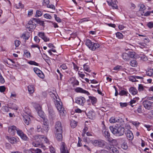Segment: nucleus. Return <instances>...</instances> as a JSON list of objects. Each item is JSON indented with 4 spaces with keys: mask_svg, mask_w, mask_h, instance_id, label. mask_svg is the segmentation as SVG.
Returning <instances> with one entry per match:
<instances>
[{
    "mask_svg": "<svg viewBox=\"0 0 153 153\" xmlns=\"http://www.w3.org/2000/svg\"><path fill=\"white\" fill-rule=\"evenodd\" d=\"M72 63L73 64L74 69L76 71H78L79 69V67L74 62H72Z\"/></svg>",
    "mask_w": 153,
    "mask_h": 153,
    "instance_id": "obj_57",
    "label": "nucleus"
},
{
    "mask_svg": "<svg viewBox=\"0 0 153 153\" xmlns=\"http://www.w3.org/2000/svg\"><path fill=\"white\" fill-rule=\"evenodd\" d=\"M60 152L61 153H69V151L65 146V144L63 142L62 143L60 147Z\"/></svg>",
    "mask_w": 153,
    "mask_h": 153,
    "instance_id": "obj_18",
    "label": "nucleus"
},
{
    "mask_svg": "<svg viewBox=\"0 0 153 153\" xmlns=\"http://www.w3.org/2000/svg\"><path fill=\"white\" fill-rule=\"evenodd\" d=\"M62 131L60 132L56 131L55 134V137L57 140L59 141H61L62 139Z\"/></svg>",
    "mask_w": 153,
    "mask_h": 153,
    "instance_id": "obj_21",
    "label": "nucleus"
},
{
    "mask_svg": "<svg viewBox=\"0 0 153 153\" xmlns=\"http://www.w3.org/2000/svg\"><path fill=\"white\" fill-rule=\"evenodd\" d=\"M109 121L111 123H114L115 122H121V123H123V121L122 119V118L119 117V118H115L114 117H111Z\"/></svg>",
    "mask_w": 153,
    "mask_h": 153,
    "instance_id": "obj_20",
    "label": "nucleus"
},
{
    "mask_svg": "<svg viewBox=\"0 0 153 153\" xmlns=\"http://www.w3.org/2000/svg\"><path fill=\"white\" fill-rule=\"evenodd\" d=\"M52 98L59 115L61 117H63L65 115L66 112L64 108L63 107L62 102L60 99L58 98V95L56 96L54 93L50 92L48 93Z\"/></svg>",
    "mask_w": 153,
    "mask_h": 153,
    "instance_id": "obj_1",
    "label": "nucleus"
},
{
    "mask_svg": "<svg viewBox=\"0 0 153 153\" xmlns=\"http://www.w3.org/2000/svg\"><path fill=\"white\" fill-rule=\"evenodd\" d=\"M22 37L24 39H25L26 40L28 39L29 38L28 33H27L23 34L22 36Z\"/></svg>",
    "mask_w": 153,
    "mask_h": 153,
    "instance_id": "obj_49",
    "label": "nucleus"
},
{
    "mask_svg": "<svg viewBox=\"0 0 153 153\" xmlns=\"http://www.w3.org/2000/svg\"><path fill=\"white\" fill-rule=\"evenodd\" d=\"M150 14V11H147L146 13L144 12H143L142 13H141V14L142 16H149Z\"/></svg>",
    "mask_w": 153,
    "mask_h": 153,
    "instance_id": "obj_48",
    "label": "nucleus"
},
{
    "mask_svg": "<svg viewBox=\"0 0 153 153\" xmlns=\"http://www.w3.org/2000/svg\"><path fill=\"white\" fill-rule=\"evenodd\" d=\"M4 82L5 80L4 78L2 76L1 73H0V82L2 84L4 83Z\"/></svg>",
    "mask_w": 153,
    "mask_h": 153,
    "instance_id": "obj_59",
    "label": "nucleus"
},
{
    "mask_svg": "<svg viewBox=\"0 0 153 153\" xmlns=\"http://www.w3.org/2000/svg\"><path fill=\"white\" fill-rule=\"evenodd\" d=\"M48 117L50 119L53 120L56 117L55 111L51 106L48 107Z\"/></svg>",
    "mask_w": 153,
    "mask_h": 153,
    "instance_id": "obj_10",
    "label": "nucleus"
},
{
    "mask_svg": "<svg viewBox=\"0 0 153 153\" xmlns=\"http://www.w3.org/2000/svg\"><path fill=\"white\" fill-rule=\"evenodd\" d=\"M87 115L89 119H93L95 117L96 114L94 112L92 111H90L88 112Z\"/></svg>",
    "mask_w": 153,
    "mask_h": 153,
    "instance_id": "obj_24",
    "label": "nucleus"
},
{
    "mask_svg": "<svg viewBox=\"0 0 153 153\" xmlns=\"http://www.w3.org/2000/svg\"><path fill=\"white\" fill-rule=\"evenodd\" d=\"M72 79L74 80V82H72L71 83H73V85H79V82L77 80L74 78H73Z\"/></svg>",
    "mask_w": 153,
    "mask_h": 153,
    "instance_id": "obj_52",
    "label": "nucleus"
},
{
    "mask_svg": "<svg viewBox=\"0 0 153 153\" xmlns=\"http://www.w3.org/2000/svg\"><path fill=\"white\" fill-rule=\"evenodd\" d=\"M70 125L71 128H74L76 126L77 123L76 121L73 120L71 121Z\"/></svg>",
    "mask_w": 153,
    "mask_h": 153,
    "instance_id": "obj_39",
    "label": "nucleus"
},
{
    "mask_svg": "<svg viewBox=\"0 0 153 153\" xmlns=\"http://www.w3.org/2000/svg\"><path fill=\"white\" fill-rule=\"evenodd\" d=\"M146 74L148 76L150 77H153V70L150 69L147 71L146 72Z\"/></svg>",
    "mask_w": 153,
    "mask_h": 153,
    "instance_id": "obj_38",
    "label": "nucleus"
},
{
    "mask_svg": "<svg viewBox=\"0 0 153 153\" xmlns=\"http://www.w3.org/2000/svg\"><path fill=\"white\" fill-rule=\"evenodd\" d=\"M35 72L41 78H44V75L42 72L37 68H35L33 69Z\"/></svg>",
    "mask_w": 153,
    "mask_h": 153,
    "instance_id": "obj_17",
    "label": "nucleus"
},
{
    "mask_svg": "<svg viewBox=\"0 0 153 153\" xmlns=\"http://www.w3.org/2000/svg\"><path fill=\"white\" fill-rule=\"evenodd\" d=\"M33 145L35 147H39L41 145V143L37 142H33L32 143Z\"/></svg>",
    "mask_w": 153,
    "mask_h": 153,
    "instance_id": "obj_53",
    "label": "nucleus"
},
{
    "mask_svg": "<svg viewBox=\"0 0 153 153\" xmlns=\"http://www.w3.org/2000/svg\"><path fill=\"white\" fill-rule=\"evenodd\" d=\"M83 68L84 69L85 71L88 72H90L91 71V70L90 69L89 67L86 64H85L83 65Z\"/></svg>",
    "mask_w": 153,
    "mask_h": 153,
    "instance_id": "obj_40",
    "label": "nucleus"
},
{
    "mask_svg": "<svg viewBox=\"0 0 153 153\" xmlns=\"http://www.w3.org/2000/svg\"><path fill=\"white\" fill-rule=\"evenodd\" d=\"M20 42L18 40H16L15 41V45L16 47H18L20 45Z\"/></svg>",
    "mask_w": 153,
    "mask_h": 153,
    "instance_id": "obj_63",
    "label": "nucleus"
},
{
    "mask_svg": "<svg viewBox=\"0 0 153 153\" xmlns=\"http://www.w3.org/2000/svg\"><path fill=\"white\" fill-rule=\"evenodd\" d=\"M143 105L146 109L148 110L152 109V102L148 100H144L143 102Z\"/></svg>",
    "mask_w": 153,
    "mask_h": 153,
    "instance_id": "obj_11",
    "label": "nucleus"
},
{
    "mask_svg": "<svg viewBox=\"0 0 153 153\" xmlns=\"http://www.w3.org/2000/svg\"><path fill=\"white\" fill-rule=\"evenodd\" d=\"M129 91L133 95L136 94L137 93V89L134 87H131L129 89Z\"/></svg>",
    "mask_w": 153,
    "mask_h": 153,
    "instance_id": "obj_26",
    "label": "nucleus"
},
{
    "mask_svg": "<svg viewBox=\"0 0 153 153\" xmlns=\"http://www.w3.org/2000/svg\"><path fill=\"white\" fill-rule=\"evenodd\" d=\"M109 129L111 132L114 135L116 136H120L122 135L124 133V128L120 126H110Z\"/></svg>",
    "mask_w": 153,
    "mask_h": 153,
    "instance_id": "obj_2",
    "label": "nucleus"
},
{
    "mask_svg": "<svg viewBox=\"0 0 153 153\" xmlns=\"http://www.w3.org/2000/svg\"><path fill=\"white\" fill-rule=\"evenodd\" d=\"M23 120L25 123L28 125L31 122V120L29 117L27 115H25L23 116Z\"/></svg>",
    "mask_w": 153,
    "mask_h": 153,
    "instance_id": "obj_25",
    "label": "nucleus"
},
{
    "mask_svg": "<svg viewBox=\"0 0 153 153\" xmlns=\"http://www.w3.org/2000/svg\"><path fill=\"white\" fill-rule=\"evenodd\" d=\"M123 143L121 145L122 148L124 150H126L128 149V146L127 143L124 140H123Z\"/></svg>",
    "mask_w": 153,
    "mask_h": 153,
    "instance_id": "obj_32",
    "label": "nucleus"
},
{
    "mask_svg": "<svg viewBox=\"0 0 153 153\" xmlns=\"http://www.w3.org/2000/svg\"><path fill=\"white\" fill-rule=\"evenodd\" d=\"M42 15V13L41 11L37 10L36 11V14L35 16L36 17H38Z\"/></svg>",
    "mask_w": 153,
    "mask_h": 153,
    "instance_id": "obj_47",
    "label": "nucleus"
},
{
    "mask_svg": "<svg viewBox=\"0 0 153 153\" xmlns=\"http://www.w3.org/2000/svg\"><path fill=\"white\" fill-rule=\"evenodd\" d=\"M34 40L36 42L39 43L40 42V39L37 36H35L34 38Z\"/></svg>",
    "mask_w": 153,
    "mask_h": 153,
    "instance_id": "obj_62",
    "label": "nucleus"
},
{
    "mask_svg": "<svg viewBox=\"0 0 153 153\" xmlns=\"http://www.w3.org/2000/svg\"><path fill=\"white\" fill-rule=\"evenodd\" d=\"M85 45L90 50L93 51H94L97 49L100 46L99 43L93 42L89 39L86 40Z\"/></svg>",
    "mask_w": 153,
    "mask_h": 153,
    "instance_id": "obj_3",
    "label": "nucleus"
},
{
    "mask_svg": "<svg viewBox=\"0 0 153 153\" xmlns=\"http://www.w3.org/2000/svg\"><path fill=\"white\" fill-rule=\"evenodd\" d=\"M140 59L143 61H146L147 59V57L145 55H142L140 56Z\"/></svg>",
    "mask_w": 153,
    "mask_h": 153,
    "instance_id": "obj_61",
    "label": "nucleus"
},
{
    "mask_svg": "<svg viewBox=\"0 0 153 153\" xmlns=\"http://www.w3.org/2000/svg\"><path fill=\"white\" fill-rule=\"evenodd\" d=\"M119 94L121 96H128V95H130L128 92L126 90H122L120 91Z\"/></svg>",
    "mask_w": 153,
    "mask_h": 153,
    "instance_id": "obj_28",
    "label": "nucleus"
},
{
    "mask_svg": "<svg viewBox=\"0 0 153 153\" xmlns=\"http://www.w3.org/2000/svg\"><path fill=\"white\" fill-rule=\"evenodd\" d=\"M38 36L42 38L45 42H47L48 41L47 38L45 36L44 33L39 32L38 33Z\"/></svg>",
    "mask_w": 153,
    "mask_h": 153,
    "instance_id": "obj_29",
    "label": "nucleus"
},
{
    "mask_svg": "<svg viewBox=\"0 0 153 153\" xmlns=\"http://www.w3.org/2000/svg\"><path fill=\"white\" fill-rule=\"evenodd\" d=\"M49 148L50 151L51 153H55V149L53 146H50Z\"/></svg>",
    "mask_w": 153,
    "mask_h": 153,
    "instance_id": "obj_56",
    "label": "nucleus"
},
{
    "mask_svg": "<svg viewBox=\"0 0 153 153\" xmlns=\"http://www.w3.org/2000/svg\"><path fill=\"white\" fill-rule=\"evenodd\" d=\"M144 90V87L143 85L141 84H139L138 87V90L139 91H143Z\"/></svg>",
    "mask_w": 153,
    "mask_h": 153,
    "instance_id": "obj_50",
    "label": "nucleus"
},
{
    "mask_svg": "<svg viewBox=\"0 0 153 153\" xmlns=\"http://www.w3.org/2000/svg\"><path fill=\"white\" fill-rule=\"evenodd\" d=\"M138 44V46L141 48L143 49L146 48V45L145 43L140 42Z\"/></svg>",
    "mask_w": 153,
    "mask_h": 153,
    "instance_id": "obj_42",
    "label": "nucleus"
},
{
    "mask_svg": "<svg viewBox=\"0 0 153 153\" xmlns=\"http://www.w3.org/2000/svg\"><path fill=\"white\" fill-rule=\"evenodd\" d=\"M74 91L77 93L84 94L87 95H89L90 94V93L88 91L85 90L80 87H77L75 89Z\"/></svg>",
    "mask_w": 153,
    "mask_h": 153,
    "instance_id": "obj_14",
    "label": "nucleus"
},
{
    "mask_svg": "<svg viewBox=\"0 0 153 153\" xmlns=\"http://www.w3.org/2000/svg\"><path fill=\"white\" fill-rule=\"evenodd\" d=\"M88 97L89 100H88L87 101H90L93 105H94L97 103V99L96 97L91 96H89Z\"/></svg>",
    "mask_w": 153,
    "mask_h": 153,
    "instance_id": "obj_23",
    "label": "nucleus"
},
{
    "mask_svg": "<svg viewBox=\"0 0 153 153\" xmlns=\"http://www.w3.org/2000/svg\"><path fill=\"white\" fill-rule=\"evenodd\" d=\"M126 135L127 139L129 140H132L134 137L133 133L130 130L128 131L126 133Z\"/></svg>",
    "mask_w": 153,
    "mask_h": 153,
    "instance_id": "obj_22",
    "label": "nucleus"
},
{
    "mask_svg": "<svg viewBox=\"0 0 153 153\" xmlns=\"http://www.w3.org/2000/svg\"><path fill=\"white\" fill-rule=\"evenodd\" d=\"M48 8H51L52 9L53 11H51L48 10V12H51V13H53L55 11V7L54 5L53 4H50L49 6H48Z\"/></svg>",
    "mask_w": 153,
    "mask_h": 153,
    "instance_id": "obj_41",
    "label": "nucleus"
},
{
    "mask_svg": "<svg viewBox=\"0 0 153 153\" xmlns=\"http://www.w3.org/2000/svg\"><path fill=\"white\" fill-rule=\"evenodd\" d=\"M108 2L109 5L111 6L113 9H117L118 8L116 0H111L110 1H108Z\"/></svg>",
    "mask_w": 153,
    "mask_h": 153,
    "instance_id": "obj_15",
    "label": "nucleus"
},
{
    "mask_svg": "<svg viewBox=\"0 0 153 153\" xmlns=\"http://www.w3.org/2000/svg\"><path fill=\"white\" fill-rule=\"evenodd\" d=\"M34 139L36 142L41 143V142L44 140L46 143H47L48 139L47 138H45L44 136L40 135H37L34 137Z\"/></svg>",
    "mask_w": 153,
    "mask_h": 153,
    "instance_id": "obj_8",
    "label": "nucleus"
},
{
    "mask_svg": "<svg viewBox=\"0 0 153 153\" xmlns=\"http://www.w3.org/2000/svg\"><path fill=\"white\" fill-rule=\"evenodd\" d=\"M48 47L51 48L50 50H52V51L56 53V51L55 49V47L53 45V44L51 43H49L48 44Z\"/></svg>",
    "mask_w": 153,
    "mask_h": 153,
    "instance_id": "obj_34",
    "label": "nucleus"
},
{
    "mask_svg": "<svg viewBox=\"0 0 153 153\" xmlns=\"http://www.w3.org/2000/svg\"><path fill=\"white\" fill-rule=\"evenodd\" d=\"M17 134L22 140L25 141L28 140V138L27 136L23 133L22 130H18Z\"/></svg>",
    "mask_w": 153,
    "mask_h": 153,
    "instance_id": "obj_19",
    "label": "nucleus"
},
{
    "mask_svg": "<svg viewBox=\"0 0 153 153\" xmlns=\"http://www.w3.org/2000/svg\"><path fill=\"white\" fill-rule=\"evenodd\" d=\"M54 17L56 20L57 22H61V20L59 18L57 17L56 15L54 14Z\"/></svg>",
    "mask_w": 153,
    "mask_h": 153,
    "instance_id": "obj_55",
    "label": "nucleus"
},
{
    "mask_svg": "<svg viewBox=\"0 0 153 153\" xmlns=\"http://www.w3.org/2000/svg\"><path fill=\"white\" fill-rule=\"evenodd\" d=\"M60 68L63 70H66L67 68V67L66 65L65 64H63L61 65L60 66Z\"/></svg>",
    "mask_w": 153,
    "mask_h": 153,
    "instance_id": "obj_60",
    "label": "nucleus"
},
{
    "mask_svg": "<svg viewBox=\"0 0 153 153\" xmlns=\"http://www.w3.org/2000/svg\"><path fill=\"white\" fill-rule=\"evenodd\" d=\"M2 109L3 111L5 112H8L9 111L8 108L6 106L2 107Z\"/></svg>",
    "mask_w": 153,
    "mask_h": 153,
    "instance_id": "obj_51",
    "label": "nucleus"
},
{
    "mask_svg": "<svg viewBox=\"0 0 153 153\" xmlns=\"http://www.w3.org/2000/svg\"><path fill=\"white\" fill-rule=\"evenodd\" d=\"M55 128L56 130V131L62 132V127L61 122L59 121H58L56 123L55 125Z\"/></svg>",
    "mask_w": 153,
    "mask_h": 153,
    "instance_id": "obj_16",
    "label": "nucleus"
},
{
    "mask_svg": "<svg viewBox=\"0 0 153 153\" xmlns=\"http://www.w3.org/2000/svg\"><path fill=\"white\" fill-rule=\"evenodd\" d=\"M120 107L122 108L126 107L128 105L127 103L126 102L122 103L121 102L120 103Z\"/></svg>",
    "mask_w": 153,
    "mask_h": 153,
    "instance_id": "obj_54",
    "label": "nucleus"
},
{
    "mask_svg": "<svg viewBox=\"0 0 153 153\" xmlns=\"http://www.w3.org/2000/svg\"><path fill=\"white\" fill-rule=\"evenodd\" d=\"M116 37L119 39H122L123 38V35L120 32H117L116 33Z\"/></svg>",
    "mask_w": 153,
    "mask_h": 153,
    "instance_id": "obj_45",
    "label": "nucleus"
},
{
    "mask_svg": "<svg viewBox=\"0 0 153 153\" xmlns=\"http://www.w3.org/2000/svg\"><path fill=\"white\" fill-rule=\"evenodd\" d=\"M19 130L14 125L10 126L8 127V132L13 135L15 134L16 131H17V133L18 130Z\"/></svg>",
    "mask_w": 153,
    "mask_h": 153,
    "instance_id": "obj_13",
    "label": "nucleus"
},
{
    "mask_svg": "<svg viewBox=\"0 0 153 153\" xmlns=\"http://www.w3.org/2000/svg\"><path fill=\"white\" fill-rule=\"evenodd\" d=\"M118 147H117L111 146L110 148V150L113 153H119V151L118 150Z\"/></svg>",
    "mask_w": 153,
    "mask_h": 153,
    "instance_id": "obj_30",
    "label": "nucleus"
},
{
    "mask_svg": "<svg viewBox=\"0 0 153 153\" xmlns=\"http://www.w3.org/2000/svg\"><path fill=\"white\" fill-rule=\"evenodd\" d=\"M135 53L132 52H129L128 53H123L122 54V58L125 61H128L130 58H134L135 57Z\"/></svg>",
    "mask_w": 153,
    "mask_h": 153,
    "instance_id": "obj_5",
    "label": "nucleus"
},
{
    "mask_svg": "<svg viewBox=\"0 0 153 153\" xmlns=\"http://www.w3.org/2000/svg\"><path fill=\"white\" fill-rule=\"evenodd\" d=\"M35 22L33 18L30 19L26 24V27L28 29L29 31H32V30L35 28L36 24L35 23Z\"/></svg>",
    "mask_w": 153,
    "mask_h": 153,
    "instance_id": "obj_6",
    "label": "nucleus"
},
{
    "mask_svg": "<svg viewBox=\"0 0 153 153\" xmlns=\"http://www.w3.org/2000/svg\"><path fill=\"white\" fill-rule=\"evenodd\" d=\"M6 89V88L4 86H0V91L1 92H4Z\"/></svg>",
    "mask_w": 153,
    "mask_h": 153,
    "instance_id": "obj_58",
    "label": "nucleus"
},
{
    "mask_svg": "<svg viewBox=\"0 0 153 153\" xmlns=\"http://www.w3.org/2000/svg\"><path fill=\"white\" fill-rule=\"evenodd\" d=\"M85 98L82 97H76L75 99V102L79 105L83 106L85 102Z\"/></svg>",
    "mask_w": 153,
    "mask_h": 153,
    "instance_id": "obj_9",
    "label": "nucleus"
},
{
    "mask_svg": "<svg viewBox=\"0 0 153 153\" xmlns=\"http://www.w3.org/2000/svg\"><path fill=\"white\" fill-rule=\"evenodd\" d=\"M129 64L131 66L135 67L137 66L138 63L136 61L133 60L131 61Z\"/></svg>",
    "mask_w": 153,
    "mask_h": 153,
    "instance_id": "obj_31",
    "label": "nucleus"
},
{
    "mask_svg": "<svg viewBox=\"0 0 153 153\" xmlns=\"http://www.w3.org/2000/svg\"><path fill=\"white\" fill-rule=\"evenodd\" d=\"M147 26L150 28H152L153 27V23L152 22L148 23L147 25Z\"/></svg>",
    "mask_w": 153,
    "mask_h": 153,
    "instance_id": "obj_64",
    "label": "nucleus"
},
{
    "mask_svg": "<svg viewBox=\"0 0 153 153\" xmlns=\"http://www.w3.org/2000/svg\"><path fill=\"white\" fill-rule=\"evenodd\" d=\"M146 7L143 4H141L140 5V11L141 12V13H142L144 10L146 9Z\"/></svg>",
    "mask_w": 153,
    "mask_h": 153,
    "instance_id": "obj_43",
    "label": "nucleus"
},
{
    "mask_svg": "<svg viewBox=\"0 0 153 153\" xmlns=\"http://www.w3.org/2000/svg\"><path fill=\"white\" fill-rule=\"evenodd\" d=\"M34 87L33 85H29L28 87V91L30 94L33 93L34 91Z\"/></svg>",
    "mask_w": 153,
    "mask_h": 153,
    "instance_id": "obj_35",
    "label": "nucleus"
},
{
    "mask_svg": "<svg viewBox=\"0 0 153 153\" xmlns=\"http://www.w3.org/2000/svg\"><path fill=\"white\" fill-rule=\"evenodd\" d=\"M30 151L32 153H40L42 152L41 150L39 149H31Z\"/></svg>",
    "mask_w": 153,
    "mask_h": 153,
    "instance_id": "obj_36",
    "label": "nucleus"
},
{
    "mask_svg": "<svg viewBox=\"0 0 153 153\" xmlns=\"http://www.w3.org/2000/svg\"><path fill=\"white\" fill-rule=\"evenodd\" d=\"M34 21L37 23L39 24L40 25H44V23L43 21H41L39 19L33 18Z\"/></svg>",
    "mask_w": 153,
    "mask_h": 153,
    "instance_id": "obj_33",
    "label": "nucleus"
},
{
    "mask_svg": "<svg viewBox=\"0 0 153 153\" xmlns=\"http://www.w3.org/2000/svg\"><path fill=\"white\" fill-rule=\"evenodd\" d=\"M38 114L39 117L43 119V127L45 130L47 131L48 129V120L47 119L44 118V113L42 111L39 109L38 111Z\"/></svg>",
    "mask_w": 153,
    "mask_h": 153,
    "instance_id": "obj_4",
    "label": "nucleus"
},
{
    "mask_svg": "<svg viewBox=\"0 0 153 153\" xmlns=\"http://www.w3.org/2000/svg\"><path fill=\"white\" fill-rule=\"evenodd\" d=\"M102 133L103 136L106 138L109 139L110 137V134L108 129H106L104 125L102 126Z\"/></svg>",
    "mask_w": 153,
    "mask_h": 153,
    "instance_id": "obj_12",
    "label": "nucleus"
},
{
    "mask_svg": "<svg viewBox=\"0 0 153 153\" xmlns=\"http://www.w3.org/2000/svg\"><path fill=\"white\" fill-rule=\"evenodd\" d=\"M8 141L12 144H15L17 143L16 138L14 137H9L8 136L6 137Z\"/></svg>",
    "mask_w": 153,
    "mask_h": 153,
    "instance_id": "obj_27",
    "label": "nucleus"
},
{
    "mask_svg": "<svg viewBox=\"0 0 153 153\" xmlns=\"http://www.w3.org/2000/svg\"><path fill=\"white\" fill-rule=\"evenodd\" d=\"M89 21V18H86L82 19H81L79 22V23H82L84 22H88Z\"/></svg>",
    "mask_w": 153,
    "mask_h": 153,
    "instance_id": "obj_44",
    "label": "nucleus"
},
{
    "mask_svg": "<svg viewBox=\"0 0 153 153\" xmlns=\"http://www.w3.org/2000/svg\"><path fill=\"white\" fill-rule=\"evenodd\" d=\"M123 69V67L121 65H117V66L113 68V70H116L117 71L122 70Z\"/></svg>",
    "mask_w": 153,
    "mask_h": 153,
    "instance_id": "obj_37",
    "label": "nucleus"
},
{
    "mask_svg": "<svg viewBox=\"0 0 153 153\" xmlns=\"http://www.w3.org/2000/svg\"><path fill=\"white\" fill-rule=\"evenodd\" d=\"M92 143L95 146H99L102 147L105 145V142L102 140H91Z\"/></svg>",
    "mask_w": 153,
    "mask_h": 153,
    "instance_id": "obj_7",
    "label": "nucleus"
},
{
    "mask_svg": "<svg viewBox=\"0 0 153 153\" xmlns=\"http://www.w3.org/2000/svg\"><path fill=\"white\" fill-rule=\"evenodd\" d=\"M129 80L130 81L132 82H136L138 81V80L135 79V76H131L129 77Z\"/></svg>",
    "mask_w": 153,
    "mask_h": 153,
    "instance_id": "obj_46",
    "label": "nucleus"
}]
</instances>
